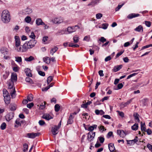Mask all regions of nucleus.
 <instances>
[{"label":"nucleus","instance_id":"f257e3e1","mask_svg":"<svg viewBox=\"0 0 152 152\" xmlns=\"http://www.w3.org/2000/svg\"><path fill=\"white\" fill-rule=\"evenodd\" d=\"M1 20L4 23H7L10 20V16L8 10H4L2 12L1 15Z\"/></svg>","mask_w":152,"mask_h":152},{"label":"nucleus","instance_id":"f03ea898","mask_svg":"<svg viewBox=\"0 0 152 152\" xmlns=\"http://www.w3.org/2000/svg\"><path fill=\"white\" fill-rule=\"evenodd\" d=\"M77 113L78 112H75L70 114L67 121V125L72 123L73 122V119L74 118V115H76Z\"/></svg>","mask_w":152,"mask_h":152},{"label":"nucleus","instance_id":"7ed1b4c3","mask_svg":"<svg viewBox=\"0 0 152 152\" xmlns=\"http://www.w3.org/2000/svg\"><path fill=\"white\" fill-rule=\"evenodd\" d=\"M63 19L61 17L55 18L52 19L51 21L53 23L57 24H59L63 22Z\"/></svg>","mask_w":152,"mask_h":152},{"label":"nucleus","instance_id":"20e7f679","mask_svg":"<svg viewBox=\"0 0 152 152\" xmlns=\"http://www.w3.org/2000/svg\"><path fill=\"white\" fill-rule=\"evenodd\" d=\"M95 135V132H89L88 134L87 140L89 142H91L94 138Z\"/></svg>","mask_w":152,"mask_h":152},{"label":"nucleus","instance_id":"39448f33","mask_svg":"<svg viewBox=\"0 0 152 152\" xmlns=\"http://www.w3.org/2000/svg\"><path fill=\"white\" fill-rule=\"evenodd\" d=\"M27 42L29 47L31 48L35 46L37 42V41L36 40L32 39Z\"/></svg>","mask_w":152,"mask_h":152},{"label":"nucleus","instance_id":"423d86ee","mask_svg":"<svg viewBox=\"0 0 152 152\" xmlns=\"http://www.w3.org/2000/svg\"><path fill=\"white\" fill-rule=\"evenodd\" d=\"M137 139V137L136 136L134 140H126L127 144L129 145H131L132 144H134L137 142L138 141Z\"/></svg>","mask_w":152,"mask_h":152},{"label":"nucleus","instance_id":"0eeeda50","mask_svg":"<svg viewBox=\"0 0 152 152\" xmlns=\"http://www.w3.org/2000/svg\"><path fill=\"white\" fill-rule=\"evenodd\" d=\"M39 133H34L33 132L31 133H28L27 134V137L29 138H34L36 137L39 136Z\"/></svg>","mask_w":152,"mask_h":152},{"label":"nucleus","instance_id":"6e6552de","mask_svg":"<svg viewBox=\"0 0 152 152\" xmlns=\"http://www.w3.org/2000/svg\"><path fill=\"white\" fill-rule=\"evenodd\" d=\"M117 133L121 137H124L127 134L123 130L118 129L117 130Z\"/></svg>","mask_w":152,"mask_h":152},{"label":"nucleus","instance_id":"1a4fd4ad","mask_svg":"<svg viewBox=\"0 0 152 152\" xmlns=\"http://www.w3.org/2000/svg\"><path fill=\"white\" fill-rule=\"evenodd\" d=\"M1 53L3 54L4 56H6L8 54V49L6 47H3L0 49Z\"/></svg>","mask_w":152,"mask_h":152},{"label":"nucleus","instance_id":"9d476101","mask_svg":"<svg viewBox=\"0 0 152 152\" xmlns=\"http://www.w3.org/2000/svg\"><path fill=\"white\" fill-rule=\"evenodd\" d=\"M59 129V127L57 126H55L54 127H53L52 129V132L53 134L54 135H56L58 133V130Z\"/></svg>","mask_w":152,"mask_h":152},{"label":"nucleus","instance_id":"9b49d317","mask_svg":"<svg viewBox=\"0 0 152 152\" xmlns=\"http://www.w3.org/2000/svg\"><path fill=\"white\" fill-rule=\"evenodd\" d=\"M14 113L12 112H10L6 116V120L7 121H10L14 117Z\"/></svg>","mask_w":152,"mask_h":152},{"label":"nucleus","instance_id":"f8f14e48","mask_svg":"<svg viewBox=\"0 0 152 152\" xmlns=\"http://www.w3.org/2000/svg\"><path fill=\"white\" fill-rule=\"evenodd\" d=\"M140 15L139 14L131 13L129 15L127 18L129 19H132L133 18L139 16Z\"/></svg>","mask_w":152,"mask_h":152},{"label":"nucleus","instance_id":"ddd939ff","mask_svg":"<svg viewBox=\"0 0 152 152\" xmlns=\"http://www.w3.org/2000/svg\"><path fill=\"white\" fill-rule=\"evenodd\" d=\"M42 118L46 120H49L50 119H52L53 117H51L49 114H44L42 116Z\"/></svg>","mask_w":152,"mask_h":152},{"label":"nucleus","instance_id":"4468645a","mask_svg":"<svg viewBox=\"0 0 152 152\" xmlns=\"http://www.w3.org/2000/svg\"><path fill=\"white\" fill-rule=\"evenodd\" d=\"M36 23L37 26L44 25L45 23L43 22L41 18H37L36 20Z\"/></svg>","mask_w":152,"mask_h":152},{"label":"nucleus","instance_id":"2eb2a0df","mask_svg":"<svg viewBox=\"0 0 152 152\" xmlns=\"http://www.w3.org/2000/svg\"><path fill=\"white\" fill-rule=\"evenodd\" d=\"M15 46L16 47L18 48L20 45V44L19 37L18 36H15Z\"/></svg>","mask_w":152,"mask_h":152},{"label":"nucleus","instance_id":"dca6fc26","mask_svg":"<svg viewBox=\"0 0 152 152\" xmlns=\"http://www.w3.org/2000/svg\"><path fill=\"white\" fill-rule=\"evenodd\" d=\"M17 77L16 74L13 73H12L11 78V81L13 82H16L17 81Z\"/></svg>","mask_w":152,"mask_h":152},{"label":"nucleus","instance_id":"f3484780","mask_svg":"<svg viewBox=\"0 0 152 152\" xmlns=\"http://www.w3.org/2000/svg\"><path fill=\"white\" fill-rule=\"evenodd\" d=\"M29 47L28 46V45L26 42L22 46V48L23 49V51H24V52H26L28 49L31 48Z\"/></svg>","mask_w":152,"mask_h":152},{"label":"nucleus","instance_id":"a211bd4d","mask_svg":"<svg viewBox=\"0 0 152 152\" xmlns=\"http://www.w3.org/2000/svg\"><path fill=\"white\" fill-rule=\"evenodd\" d=\"M10 110L13 111L15 110L17 108V106L15 104H11L9 107Z\"/></svg>","mask_w":152,"mask_h":152},{"label":"nucleus","instance_id":"6ab92c4d","mask_svg":"<svg viewBox=\"0 0 152 152\" xmlns=\"http://www.w3.org/2000/svg\"><path fill=\"white\" fill-rule=\"evenodd\" d=\"M97 127V125H93L92 126H89L88 129H87L86 127H85V129L86 130H88V131H90V132H93L94 129H96Z\"/></svg>","mask_w":152,"mask_h":152},{"label":"nucleus","instance_id":"aec40b11","mask_svg":"<svg viewBox=\"0 0 152 152\" xmlns=\"http://www.w3.org/2000/svg\"><path fill=\"white\" fill-rule=\"evenodd\" d=\"M135 31L139 32H142L143 31V28L142 26L139 25L134 29Z\"/></svg>","mask_w":152,"mask_h":152},{"label":"nucleus","instance_id":"412c9836","mask_svg":"<svg viewBox=\"0 0 152 152\" xmlns=\"http://www.w3.org/2000/svg\"><path fill=\"white\" fill-rule=\"evenodd\" d=\"M122 66H123L122 65L115 66L114 67V68L113 69V70L114 72H116L121 69Z\"/></svg>","mask_w":152,"mask_h":152},{"label":"nucleus","instance_id":"4be33fe9","mask_svg":"<svg viewBox=\"0 0 152 152\" xmlns=\"http://www.w3.org/2000/svg\"><path fill=\"white\" fill-rule=\"evenodd\" d=\"M108 147L110 151L113 152L115 150V148L113 144L110 143L108 144Z\"/></svg>","mask_w":152,"mask_h":152},{"label":"nucleus","instance_id":"5701e85b","mask_svg":"<svg viewBox=\"0 0 152 152\" xmlns=\"http://www.w3.org/2000/svg\"><path fill=\"white\" fill-rule=\"evenodd\" d=\"M25 72L26 76L28 77H32V75L31 72L30 70L28 69H25Z\"/></svg>","mask_w":152,"mask_h":152},{"label":"nucleus","instance_id":"b1692460","mask_svg":"<svg viewBox=\"0 0 152 152\" xmlns=\"http://www.w3.org/2000/svg\"><path fill=\"white\" fill-rule=\"evenodd\" d=\"M133 116L134 118V119L136 122H139L140 120L139 118V115L137 113H135L133 114Z\"/></svg>","mask_w":152,"mask_h":152},{"label":"nucleus","instance_id":"393cba45","mask_svg":"<svg viewBox=\"0 0 152 152\" xmlns=\"http://www.w3.org/2000/svg\"><path fill=\"white\" fill-rule=\"evenodd\" d=\"M10 96L4 97V99L5 103L7 104H9L10 102Z\"/></svg>","mask_w":152,"mask_h":152},{"label":"nucleus","instance_id":"a878e982","mask_svg":"<svg viewBox=\"0 0 152 152\" xmlns=\"http://www.w3.org/2000/svg\"><path fill=\"white\" fill-rule=\"evenodd\" d=\"M148 99L147 98H145L141 100V102L143 104V106H145L147 105V102Z\"/></svg>","mask_w":152,"mask_h":152},{"label":"nucleus","instance_id":"bb28decb","mask_svg":"<svg viewBox=\"0 0 152 152\" xmlns=\"http://www.w3.org/2000/svg\"><path fill=\"white\" fill-rule=\"evenodd\" d=\"M65 31L63 30H59L56 33V35H60L65 34Z\"/></svg>","mask_w":152,"mask_h":152},{"label":"nucleus","instance_id":"cd10ccee","mask_svg":"<svg viewBox=\"0 0 152 152\" xmlns=\"http://www.w3.org/2000/svg\"><path fill=\"white\" fill-rule=\"evenodd\" d=\"M58 48L56 47H54L50 51V53L53 55L54 53L56 52L58 50Z\"/></svg>","mask_w":152,"mask_h":152},{"label":"nucleus","instance_id":"c85d7f7f","mask_svg":"<svg viewBox=\"0 0 152 152\" xmlns=\"http://www.w3.org/2000/svg\"><path fill=\"white\" fill-rule=\"evenodd\" d=\"M138 125L137 124L135 123L133 126H132L131 128L132 130L136 131L138 129Z\"/></svg>","mask_w":152,"mask_h":152},{"label":"nucleus","instance_id":"c756f323","mask_svg":"<svg viewBox=\"0 0 152 152\" xmlns=\"http://www.w3.org/2000/svg\"><path fill=\"white\" fill-rule=\"evenodd\" d=\"M34 60V58L32 56H30L29 57H26L25 58V60L27 61H31Z\"/></svg>","mask_w":152,"mask_h":152},{"label":"nucleus","instance_id":"7c9ffc66","mask_svg":"<svg viewBox=\"0 0 152 152\" xmlns=\"http://www.w3.org/2000/svg\"><path fill=\"white\" fill-rule=\"evenodd\" d=\"M97 3L96 0H93L91 1V2L88 4V6H91V7L94 6Z\"/></svg>","mask_w":152,"mask_h":152},{"label":"nucleus","instance_id":"2f4dec72","mask_svg":"<svg viewBox=\"0 0 152 152\" xmlns=\"http://www.w3.org/2000/svg\"><path fill=\"white\" fill-rule=\"evenodd\" d=\"M3 95L4 97L10 96V95H8V91L5 89H4L3 90Z\"/></svg>","mask_w":152,"mask_h":152},{"label":"nucleus","instance_id":"473e14b6","mask_svg":"<svg viewBox=\"0 0 152 152\" xmlns=\"http://www.w3.org/2000/svg\"><path fill=\"white\" fill-rule=\"evenodd\" d=\"M44 61L46 62L48 64H49L50 63V58L49 57H46L43 58Z\"/></svg>","mask_w":152,"mask_h":152},{"label":"nucleus","instance_id":"72a5a7b5","mask_svg":"<svg viewBox=\"0 0 152 152\" xmlns=\"http://www.w3.org/2000/svg\"><path fill=\"white\" fill-rule=\"evenodd\" d=\"M141 130L142 132L143 131L144 132H145L146 130V128L144 126L145 125V124L144 123L143 124H142V122H141Z\"/></svg>","mask_w":152,"mask_h":152},{"label":"nucleus","instance_id":"f704fd0d","mask_svg":"<svg viewBox=\"0 0 152 152\" xmlns=\"http://www.w3.org/2000/svg\"><path fill=\"white\" fill-rule=\"evenodd\" d=\"M27 99L28 101L31 102L33 100V96L32 94H30L27 96Z\"/></svg>","mask_w":152,"mask_h":152},{"label":"nucleus","instance_id":"c9c22d12","mask_svg":"<svg viewBox=\"0 0 152 152\" xmlns=\"http://www.w3.org/2000/svg\"><path fill=\"white\" fill-rule=\"evenodd\" d=\"M14 85V82H9L8 83V85L9 88L10 89H14L15 88L13 89V86Z\"/></svg>","mask_w":152,"mask_h":152},{"label":"nucleus","instance_id":"e433bc0d","mask_svg":"<svg viewBox=\"0 0 152 152\" xmlns=\"http://www.w3.org/2000/svg\"><path fill=\"white\" fill-rule=\"evenodd\" d=\"M37 71L38 72V74L41 76H44L45 75V73L44 72H42V71H39V68L38 67L37 68Z\"/></svg>","mask_w":152,"mask_h":152},{"label":"nucleus","instance_id":"4c0bfd02","mask_svg":"<svg viewBox=\"0 0 152 152\" xmlns=\"http://www.w3.org/2000/svg\"><path fill=\"white\" fill-rule=\"evenodd\" d=\"M54 108L55 111L56 112H58L60 109V107L58 104H57L55 105Z\"/></svg>","mask_w":152,"mask_h":152},{"label":"nucleus","instance_id":"58836bf2","mask_svg":"<svg viewBox=\"0 0 152 152\" xmlns=\"http://www.w3.org/2000/svg\"><path fill=\"white\" fill-rule=\"evenodd\" d=\"M28 145L26 144L25 143L23 144V152H26L28 151Z\"/></svg>","mask_w":152,"mask_h":152},{"label":"nucleus","instance_id":"ea45409f","mask_svg":"<svg viewBox=\"0 0 152 152\" xmlns=\"http://www.w3.org/2000/svg\"><path fill=\"white\" fill-rule=\"evenodd\" d=\"M32 12L31 9L29 8H27L25 10V12L26 14H28L31 13Z\"/></svg>","mask_w":152,"mask_h":152},{"label":"nucleus","instance_id":"a19ab883","mask_svg":"<svg viewBox=\"0 0 152 152\" xmlns=\"http://www.w3.org/2000/svg\"><path fill=\"white\" fill-rule=\"evenodd\" d=\"M44 104H43V103H42V104L40 105L39 107V109L41 110H43L45 107V104H46V102H44Z\"/></svg>","mask_w":152,"mask_h":152},{"label":"nucleus","instance_id":"79ce46f5","mask_svg":"<svg viewBox=\"0 0 152 152\" xmlns=\"http://www.w3.org/2000/svg\"><path fill=\"white\" fill-rule=\"evenodd\" d=\"M108 26V24L107 23H102V28L104 29H106Z\"/></svg>","mask_w":152,"mask_h":152},{"label":"nucleus","instance_id":"37998d69","mask_svg":"<svg viewBox=\"0 0 152 152\" xmlns=\"http://www.w3.org/2000/svg\"><path fill=\"white\" fill-rule=\"evenodd\" d=\"M6 124L4 122H3L1 124L0 126V128L2 130H4L6 128Z\"/></svg>","mask_w":152,"mask_h":152},{"label":"nucleus","instance_id":"c03bdc74","mask_svg":"<svg viewBox=\"0 0 152 152\" xmlns=\"http://www.w3.org/2000/svg\"><path fill=\"white\" fill-rule=\"evenodd\" d=\"M53 78L52 76H49L47 79V82L48 84H50V83L53 80Z\"/></svg>","mask_w":152,"mask_h":152},{"label":"nucleus","instance_id":"a18cd8bd","mask_svg":"<svg viewBox=\"0 0 152 152\" xmlns=\"http://www.w3.org/2000/svg\"><path fill=\"white\" fill-rule=\"evenodd\" d=\"M25 21L27 23H29L31 20V18L29 16H27L25 18Z\"/></svg>","mask_w":152,"mask_h":152},{"label":"nucleus","instance_id":"49530a36","mask_svg":"<svg viewBox=\"0 0 152 152\" xmlns=\"http://www.w3.org/2000/svg\"><path fill=\"white\" fill-rule=\"evenodd\" d=\"M79 38L77 36L73 37V39L74 43H77L78 42Z\"/></svg>","mask_w":152,"mask_h":152},{"label":"nucleus","instance_id":"de8ad7c7","mask_svg":"<svg viewBox=\"0 0 152 152\" xmlns=\"http://www.w3.org/2000/svg\"><path fill=\"white\" fill-rule=\"evenodd\" d=\"M72 31L73 32H75L76 31L77 29V28H76V27H77L78 28H80V27L78 26H77V25L72 26Z\"/></svg>","mask_w":152,"mask_h":152},{"label":"nucleus","instance_id":"09e8293b","mask_svg":"<svg viewBox=\"0 0 152 152\" xmlns=\"http://www.w3.org/2000/svg\"><path fill=\"white\" fill-rule=\"evenodd\" d=\"M98 127L100 131H102V132L106 131V129L104 128V126H99Z\"/></svg>","mask_w":152,"mask_h":152},{"label":"nucleus","instance_id":"8fccbe9b","mask_svg":"<svg viewBox=\"0 0 152 152\" xmlns=\"http://www.w3.org/2000/svg\"><path fill=\"white\" fill-rule=\"evenodd\" d=\"M124 4V3H123L121 5L119 4L118 7L115 8V11H118Z\"/></svg>","mask_w":152,"mask_h":152},{"label":"nucleus","instance_id":"3c124183","mask_svg":"<svg viewBox=\"0 0 152 152\" xmlns=\"http://www.w3.org/2000/svg\"><path fill=\"white\" fill-rule=\"evenodd\" d=\"M132 99H129L128 101L124 103L123 104V105L124 107H126L129 104L132 102Z\"/></svg>","mask_w":152,"mask_h":152},{"label":"nucleus","instance_id":"603ef678","mask_svg":"<svg viewBox=\"0 0 152 152\" xmlns=\"http://www.w3.org/2000/svg\"><path fill=\"white\" fill-rule=\"evenodd\" d=\"M67 31L69 33L73 32L72 31V27L69 26L68 27L67 29Z\"/></svg>","mask_w":152,"mask_h":152},{"label":"nucleus","instance_id":"864d4df0","mask_svg":"<svg viewBox=\"0 0 152 152\" xmlns=\"http://www.w3.org/2000/svg\"><path fill=\"white\" fill-rule=\"evenodd\" d=\"M99 41L103 43L106 41V39L104 37H101L99 39Z\"/></svg>","mask_w":152,"mask_h":152},{"label":"nucleus","instance_id":"5fc2aeb1","mask_svg":"<svg viewBox=\"0 0 152 152\" xmlns=\"http://www.w3.org/2000/svg\"><path fill=\"white\" fill-rule=\"evenodd\" d=\"M15 61L19 63L22 61V58L20 57H15Z\"/></svg>","mask_w":152,"mask_h":152},{"label":"nucleus","instance_id":"6e6d98bb","mask_svg":"<svg viewBox=\"0 0 152 152\" xmlns=\"http://www.w3.org/2000/svg\"><path fill=\"white\" fill-rule=\"evenodd\" d=\"M90 36L89 35L86 36L84 38L83 40L86 41H89L90 39Z\"/></svg>","mask_w":152,"mask_h":152},{"label":"nucleus","instance_id":"4d7b16f0","mask_svg":"<svg viewBox=\"0 0 152 152\" xmlns=\"http://www.w3.org/2000/svg\"><path fill=\"white\" fill-rule=\"evenodd\" d=\"M34 104L33 102L31 103H30L27 104V107L28 108L31 109L32 107L34 106Z\"/></svg>","mask_w":152,"mask_h":152},{"label":"nucleus","instance_id":"13d9d810","mask_svg":"<svg viewBox=\"0 0 152 152\" xmlns=\"http://www.w3.org/2000/svg\"><path fill=\"white\" fill-rule=\"evenodd\" d=\"M102 17V14L101 13H99L96 15V17L97 19H100Z\"/></svg>","mask_w":152,"mask_h":152},{"label":"nucleus","instance_id":"bf43d9fd","mask_svg":"<svg viewBox=\"0 0 152 152\" xmlns=\"http://www.w3.org/2000/svg\"><path fill=\"white\" fill-rule=\"evenodd\" d=\"M98 139L101 143H103L104 140V138L103 137H98Z\"/></svg>","mask_w":152,"mask_h":152},{"label":"nucleus","instance_id":"052dcab7","mask_svg":"<svg viewBox=\"0 0 152 152\" xmlns=\"http://www.w3.org/2000/svg\"><path fill=\"white\" fill-rule=\"evenodd\" d=\"M124 50L121 51L119 52L118 53L116 56V58L120 56L124 52Z\"/></svg>","mask_w":152,"mask_h":152},{"label":"nucleus","instance_id":"680f3d73","mask_svg":"<svg viewBox=\"0 0 152 152\" xmlns=\"http://www.w3.org/2000/svg\"><path fill=\"white\" fill-rule=\"evenodd\" d=\"M112 136H113V132H110L107 134V138H109Z\"/></svg>","mask_w":152,"mask_h":152},{"label":"nucleus","instance_id":"e2e57ef3","mask_svg":"<svg viewBox=\"0 0 152 152\" xmlns=\"http://www.w3.org/2000/svg\"><path fill=\"white\" fill-rule=\"evenodd\" d=\"M117 112L118 113V115L121 117L123 118L124 117V113L123 112L118 111H117Z\"/></svg>","mask_w":152,"mask_h":152},{"label":"nucleus","instance_id":"0e129e2a","mask_svg":"<svg viewBox=\"0 0 152 152\" xmlns=\"http://www.w3.org/2000/svg\"><path fill=\"white\" fill-rule=\"evenodd\" d=\"M137 73H134L131 75H129L127 77V79H129L133 76H135V75H137Z\"/></svg>","mask_w":152,"mask_h":152},{"label":"nucleus","instance_id":"69168bd1","mask_svg":"<svg viewBox=\"0 0 152 152\" xmlns=\"http://www.w3.org/2000/svg\"><path fill=\"white\" fill-rule=\"evenodd\" d=\"M30 37L32 39H35L36 37L34 33L33 32H31V35L30 36Z\"/></svg>","mask_w":152,"mask_h":152},{"label":"nucleus","instance_id":"338daca9","mask_svg":"<svg viewBox=\"0 0 152 152\" xmlns=\"http://www.w3.org/2000/svg\"><path fill=\"white\" fill-rule=\"evenodd\" d=\"M147 147L149 149V150L152 152V145L150 144H148L147 145Z\"/></svg>","mask_w":152,"mask_h":152},{"label":"nucleus","instance_id":"774afa93","mask_svg":"<svg viewBox=\"0 0 152 152\" xmlns=\"http://www.w3.org/2000/svg\"><path fill=\"white\" fill-rule=\"evenodd\" d=\"M111 57L110 56H109L107 57L104 59L105 61L106 62L108 61H110L111 60Z\"/></svg>","mask_w":152,"mask_h":152}]
</instances>
